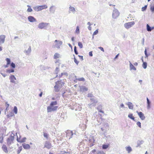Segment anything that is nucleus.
<instances>
[{"instance_id": "nucleus-1", "label": "nucleus", "mask_w": 154, "mask_h": 154, "mask_svg": "<svg viewBox=\"0 0 154 154\" xmlns=\"http://www.w3.org/2000/svg\"><path fill=\"white\" fill-rule=\"evenodd\" d=\"M57 104V101H52L49 106H48L47 107V110L48 112H50L54 111L56 110L58 108L57 106H54V105H56Z\"/></svg>"}, {"instance_id": "nucleus-2", "label": "nucleus", "mask_w": 154, "mask_h": 154, "mask_svg": "<svg viewBox=\"0 0 154 154\" xmlns=\"http://www.w3.org/2000/svg\"><path fill=\"white\" fill-rule=\"evenodd\" d=\"M55 84L54 87V90L56 92L59 91L60 89L65 84L64 83L62 82L61 81H58L56 82Z\"/></svg>"}, {"instance_id": "nucleus-3", "label": "nucleus", "mask_w": 154, "mask_h": 154, "mask_svg": "<svg viewBox=\"0 0 154 154\" xmlns=\"http://www.w3.org/2000/svg\"><path fill=\"white\" fill-rule=\"evenodd\" d=\"M14 138V134H11L7 139V143L8 145H9L13 143Z\"/></svg>"}, {"instance_id": "nucleus-4", "label": "nucleus", "mask_w": 154, "mask_h": 154, "mask_svg": "<svg viewBox=\"0 0 154 154\" xmlns=\"http://www.w3.org/2000/svg\"><path fill=\"white\" fill-rule=\"evenodd\" d=\"M48 8V6L46 5L45 4L43 5L36 6L33 9L35 11H40L42 10L46 9Z\"/></svg>"}, {"instance_id": "nucleus-5", "label": "nucleus", "mask_w": 154, "mask_h": 154, "mask_svg": "<svg viewBox=\"0 0 154 154\" xmlns=\"http://www.w3.org/2000/svg\"><path fill=\"white\" fill-rule=\"evenodd\" d=\"M119 14H120L119 11H118L117 9H115L113 11V12L112 14V17L114 18H116L119 17Z\"/></svg>"}, {"instance_id": "nucleus-6", "label": "nucleus", "mask_w": 154, "mask_h": 154, "mask_svg": "<svg viewBox=\"0 0 154 154\" xmlns=\"http://www.w3.org/2000/svg\"><path fill=\"white\" fill-rule=\"evenodd\" d=\"M134 24L135 22L134 21L133 22H128V23H125L124 24V26L126 28L128 29L132 26Z\"/></svg>"}, {"instance_id": "nucleus-7", "label": "nucleus", "mask_w": 154, "mask_h": 154, "mask_svg": "<svg viewBox=\"0 0 154 154\" xmlns=\"http://www.w3.org/2000/svg\"><path fill=\"white\" fill-rule=\"evenodd\" d=\"M48 23H41L39 24L38 27L40 29H46V27Z\"/></svg>"}, {"instance_id": "nucleus-8", "label": "nucleus", "mask_w": 154, "mask_h": 154, "mask_svg": "<svg viewBox=\"0 0 154 154\" xmlns=\"http://www.w3.org/2000/svg\"><path fill=\"white\" fill-rule=\"evenodd\" d=\"M26 140V137L22 138L20 135L19 136V137L17 136V141L18 142L20 143L24 142H25Z\"/></svg>"}, {"instance_id": "nucleus-9", "label": "nucleus", "mask_w": 154, "mask_h": 154, "mask_svg": "<svg viewBox=\"0 0 154 154\" xmlns=\"http://www.w3.org/2000/svg\"><path fill=\"white\" fill-rule=\"evenodd\" d=\"M73 135V133L72 131H70V130H68L66 132V137L69 139L72 137Z\"/></svg>"}, {"instance_id": "nucleus-10", "label": "nucleus", "mask_w": 154, "mask_h": 154, "mask_svg": "<svg viewBox=\"0 0 154 154\" xmlns=\"http://www.w3.org/2000/svg\"><path fill=\"white\" fill-rule=\"evenodd\" d=\"M89 146L92 147L94 145V143H95V140L94 138L93 137H91L90 139L89 140Z\"/></svg>"}, {"instance_id": "nucleus-11", "label": "nucleus", "mask_w": 154, "mask_h": 154, "mask_svg": "<svg viewBox=\"0 0 154 154\" xmlns=\"http://www.w3.org/2000/svg\"><path fill=\"white\" fill-rule=\"evenodd\" d=\"M51 143L47 141L45 142L44 147L47 148V149H49L51 148Z\"/></svg>"}, {"instance_id": "nucleus-12", "label": "nucleus", "mask_w": 154, "mask_h": 154, "mask_svg": "<svg viewBox=\"0 0 154 154\" xmlns=\"http://www.w3.org/2000/svg\"><path fill=\"white\" fill-rule=\"evenodd\" d=\"M137 113L138 115H139V117L142 120H143L144 119L145 117L142 112H138V111H137Z\"/></svg>"}, {"instance_id": "nucleus-13", "label": "nucleus", "mask_w": 154, "mask_h": 154, "mask_svg": "<svg viewBox=\"0 0 154 154\" xmlns=\"http://www.w3.org/2000/svg\"><path fill=\"white\" fill-rule=\"evenodd\" d=\"M5 36V35H0V45L1 44L4 43Z\"/></svg>"}, {"instance_id": "nucleus-14", "label": "nucleus", "mask_w": 154, "mask_h": 154, "mask_svg": "<svg viewBox=\"0 0 154 154\" xmlns=\"http://www.w3.org/2000/svg\"><path fill=\"white\" fill-rule=\"evenodd\" d=\"M55 42H57L56 44L55 45V47H57L58 48H60V45L62 44V42L61 41H60L57 40H56L55 41Z\"/></svg>"}, {"instance_id": "nucleus-15", "label": "nucleus", "mask_w": 154, "mask_h": 154, "mask_svg": "<svg viewBox=\"0 0 154 154\" xmlns=\"http://www.w3.org/2000/svg\"><path fill=\"white\" fill-rule=\"evenodd\" d=\"M28 19L29 21L30 22H34V21H36V20L35 17L31 16H29L28 17Z\"/></svg>"}, {"instance_id": "nucleus-16", "label": "nucleus", "mask_w": 154, "mask_h": 154, "mask_svg": "<svg viewBox=\"0 0 154 154\" xmlns=\"http://www.w3.org/2000/svg\"><path fill=\"white\" fill-rule=\"evenodd\" d=\"M10 79L11 80V82L12 83H15V81L16 79L14 75H11L10 77Z\"/></svg>"}, {"instance_id": "nucleus-17", "label": "nucleus", "mask_w": 154, "mask_h": 154, "mask_svg": "<svg viewBox=\"0 0 154 154\" xmlns=\"http://www.w3.org/2000/svg\"><path fill=\"white\" fill-rule=\"evenodd\" d=\"M6 60L7 62V64L4 67L5 68L8 67V65L11 64V61L10 59L9 58H7L6 59Z\"/></svg>"}, {"instance_id": "nucleus-18", "label": "nucleus", "mask_w": 154, "mask_h": 154, "mask_svg": "<svg viewBox=\"0 0 154 154\" xmlns=\"http://www.w3.org/2000/svg\"><path fill=\"white\" fill-rule=\"evenodd\" d=\"M22 146L23 148L26 149H28L30 148V146L29 144H23Z\"/></svg>"}, {"instance_id": "nucleus-19", "label": "nucleus", "mask_w": 154, "mask_h": 154, "mask_svg": "<svg viewBox=\"0 0 154 154\" xmlns=\"http://www.w3.org/2000/svg\"><path fill=\"white\" fill-rule=\"evenodd\" d=\"M31 51V48L30 46H29V48L27 50L25 51V52L26 54H27L28 55V54H29L30 53Z\"/></svg>"}, {"instance_id": "nucleus-20", "label": "nucleus", "mask_w": 154, "mask_h": 154, "mask_svg": "<svg viewBox=\"0 0 154 154\" xmlns=\"http://www.w3.org/2000/svg\"><path fill=\"white\" fill-rule=\"evenodd\" d=\"M130 70H132V69H133L134 70H136V67L134 66L131 63H130Z\"/></svg>"}, {"instance_id": "nucleus-21", "label": "nucleus", "mask_w": 154, "mask_h": 154, "mask_svg": "<svg viewBox=\"0 0 154 154\" xmlns=\"http://www.w3.org/2000/svg\"><path fill=\"white\" fill-rule=\"evenodd\" d=\"M2 148L3 150L5 152H8V149L6 145H3L2 146Z\"/></svg>"}, {"instance_id": "nucleus-22", "label": "nucleus", "mask_w": 154, "mask_h": 154, "mask_svg": "<svg viewBox=\"0 0 154 154\" xmlns=\"http://www.w3.org/2000/svg\"><path fill=\"white\" fill-rule=\"evenodd\" d=\"M128 107L130 109H133V105L132 104L131 102H128Z\"/></svg>"}, {"instance_id": "nucleus-23", "label": "nucleus", "mask_w": 154, "mask_h": 154, "mask_svg": "<svg viewBox=\"0 0 154 154\" xmlns=\"http://www.w3.org/2000/svg\"><path fill=\"white\" fill-rule=\"evenodd\" d=\"M147 26V29L148 30V31H151L152 30V29H154V27H151L150 26H149V25L148 24H147L146 25Z\"/></svg>"}, {"instance_id": "nucleus-24", "label": "nucleus", "mask_w": 154, "mask_h": 154, "mask_svg": "<svg viewBox=\"0 0 154 154\" xmlns=\"http://www.w3.org/2000/svg\"><path fill=\"white\" fill-rule=\"evenodd\" d=\"M23 149L22 147L21 146L19 147L17 149V154H19L20 153L21 151Z\"/></svg>"}, {"instance_id": "nucleus-25", "label": "nucleus", "mask_w": 154, "mask_h": 154, "mask_svg": "<svg viewBox=\"0 0 154 154\" xmlns=\"http://www.w3.org/2000/svg\"><path fill=\"white\" fill-rule=\"evenodd\" d=\"M3 134H0V143L3 142Z\"/></svg>"}, {"instance_id": "nucleus-26", "label": "nucleus", "mask_w": 154, "mask_h": 154, "mask_svg": "<svg viewBox=\"0 0 154 154\" xmlns=\"http://www.w3.org/2000/svg\"><path fill=\"white\" fill-rule=\"evenodd\" d=\"M80 32L79 27V26H77L76 28V30L75 31V33L76 34H79Z\"/></svg>"}, {"instance_id": "nucleus-27", "label": "nucleus", "mask_w": 154, "mask_h": 154, "mask_svg": "<svg viewBox=\"0 0 154 154\" xmlns=\"http://www.w3.org/2000/svg\"><path fill=\"white\" fill-rule=\"evenodd\" d=\"M128 117L131 119H132V120H134L135 118L133 116V114H130L128 115Z\"/></svg>"}, {"instance_id": "nucleus-28", "label": "nucleus", "mask_w": 154, "mask_h": 154, "mask_svg": "<svg viewBox=\"0 0 154 154\" xmlns=\"http://www.w3.org/2000/svg\"><path fill=\"white\" fill-rule=\"evenodd\" d=\"M60 57V54L59 53H55L54 55V59H57V58H59Z\"/></svg>"}, {"instance_id": "nucleus-29", "label": "nucleus", "mask_w": 154, "mask_h": 154, "mask_svg": "<svg viewBox=\"0 0 154 154\" xmlns=\"http://www.w3.org/2000/svg\"><path fill=\"white\" fill-rule=\"evenodd\" d=\"M109 144H106V145H103L102 146V148L103 149H106L108 148L109 146Z\"/></svg>"}, {"instance_id": "nucleus-30", "label": "nucleus", "mask_w": 154, "mask_h": 154, "mask_svg": "<svg viewBox=\"0 0 154 154\" xmlns=\"http://www.w3.org/2000/svg\"><path fill=\"white\" fill-rule=\"evenodd\" d=\"M27 7H28V8L27 10V11L28 12H31V11H32V9L31 8L30 6L27 5Z\"/></svg>"}, {"instance_id": "nucleus-31", "label": "nucleus", "mask_w": 154, "mask_h": 154, "mask_svg": "<svg viewBox=\"0 0 154 154\" xmlns=\"http://www.w3.org/2000/svg\"><path fill=\"white\" fill-rule=\"evenodd\" d=\"M6 72L8 73H11V72H14V69H8L6 70Z\"/></svg>"}, {"instance_id": "nucleus-32", "label": "nucleus", "mask_w": 154, "mask_h": 154, "mask_svg": "<svg viewBox=\"0 0 154 154\" xmlns=\"http://www.w3.org/2000/svg\"><path fill=\"white\" fill-rule=\"evenodd\" d=\"M126 150L128 152H130L132 150L130 146L126 148Z\"/></svg>"}, {"instance_id": "nucleus-33", "label": "nucleus", "mask_w": 154, "mask_h": 154, "mask_svg": "<svg viewBox=\"0 0 154 154\" xmlns=\"http://www.w3.org/2000/svg\"><path fill=\"white\" fill-rule=\"evenodd\" d=\"M43 135L44 137H45L47 139H48V134L47 133L44 132L43 133Z\"/></svg>"}, {"instance_id": "nucleus-34", "label": "nucleus", "mask_w": 154, "mask_h": 154, "mask_svg": "<svg viewBox=\"0 0 154 154\" xmlns=\"http://www.w3.org/2000/svg\"><path fill=\"white\" fill-rule=\"evenodd\" d=\"M13 110L15 114H17V106L14 107Z\"/></svg>"}, {"instance_id": "nucleus-35", "label": "nucleus", "mask_w": 154, "mask_h": 154, "mask_svg": "<svg viewBox=\"0 0 154 154\" xmlns=\"http://www.w3.org/2000/svg\"><path fill=\"white\" fill-rule=\"evenodd\" d=\"M143 67L144 69H146L147 67V63L146 62H143Z\"/></svg>"}, {"instance_id": "nucleus-36", "label": "nucleus", "mask_w": 154, "mask_h": 154, "mask_svg": "<svg viewBox=\"0 0 154 154\" xmlns=\"http://www.w3.org/2000/svg\"><path fill=\"white\" fill-rule=\"evenodd\" d=\"M78 45L79 47L80 48H82L83 47V45L82 42H79L78 43Z\"/></svg>"}, {"instance_id": "nucleus-37", "label": "nucleus", "mask_w": 154, "mask_h": 154, "mask_svg": "<svg viewBox=\"0 0 154 154\" xmlns=\"http://www.w3.org/2000/svg\"><path fill=\"white\" fill-rule=\"evenodd\" d=\"M77 80L79 81H85V80L83 77H81L80 78H77Z\"/></svg>"}, {"instance_id": "nucleus-38", "label": "nucleus", "mask_w": 154, "mask_h": 154, "mask_svg": "<svg viewBox=\"0 0 154 154\" xmlns=\"http://www.w3.org/2000/svg\"><path fill=\"white\" fill-rule=\"evenodd\" d=\"M98 30L97 29L96 30L93 32V35H97V34H98Z\"/></svg>"}, {"instance_id": "nucleus-39", "label": "nucleus", "mask_w": 154, "mask_h": 154, "mask_svg": "<svg viewBox=\"0 0 154 154\" xmlns=\"http://www.w3.org/2000/svg\"><path fill=\"white\" fill-rule=\"evenodd\" d=\"M74 61L77 65H78L79 63V61H78L76 58L74 57Z\"/></svg>"}, {"instance_id": "nucleus-40", "label": "nucleus", "mask_w": 154, "mask_h": 154, "mask_svg": "<svg viewBox=\"0 0 154 154\" xmlns=\"http://www.w3.org/2000/svg\"><path fill=\"white\" fill-rule=\"evenodd\" d=\"M82 91H88V88L85 87H83Z\"/></svg>"}, {"instance_id": "nucleus-41", "label": "nucleus", "mask_w": 154, "mask_h": 154, "mask_svg": "<svg viewBox=\"0 0 154 154\" xmlns=\"http://www.w3.org/2000/svg\"><path fill=\"white\" fill-rule=\"evenodd\" d=\"M70 10L71 11H75V9L74 7H70Z\"/></svg>"}, {"instance_id": "nucleus-42", "label": "nucleus", "mask_w": 154, "mask_h": 154, "mask_svg": "<svg viewBox=\"0 0 154 154\" xmlns=\"http://www.w3.org/2000/svg\"><path fill=\"white\" fill-rule=\"evenodd\" d=\"M11 66L13 68H14L15 67V64L14 63H11Z\"/></svg>"}, {"instance_id": "nucleus-43", "label": "nucleus", "mask_w": 154, "mask_h": 154, "mask_svg": "<svg viewBox=\"0 0 154 154\" xmlns=\"http://www.w3.org/2000/svg\"><path fill=\"white\" fill-rule=\"evenodd\" d=\"M150 10L152 12H154V5L151 6Z\"/></svg>"}, {"instance_id": "nucleus-44", "label": "nucleus", "mask_w": 154, "mask_h": 154, "mask_svg": "<svg viewBox=\"0 0 154 154\" xmlns=\"http://www.w3.org/2000/svg\"><path fill=\"white\" fill-rule=\"evenodd\" d=\"M137 125L140 128H141V123L140 122H138L137 123Z\"/></svg>"}, {"instance_id": "nucleus-45", "label": "nucleus", "mask_w": 154, "mask_h": 154, "mask_svg": "<svg viewBox=\"0 0 154 154\" xmlns=\"http://www.w3.org/2000/svg\"><path fill=\"white\" fill-rule=\"evenodd\" d=\"M98 154H106V153L102 151H99L98 152Z\"/></svg>"}, {"instance_id": "nucleus-46", "label": "nucleus", "mask_w": 154, "mask_h": 154, "mask_svg": "<svg viewBox=\"0 0 154 154\" xmlns=\"http://www.w3.org/2000/svg\"><path fill=\"white\" fill-rule=\"evenodd\" d=\"M78 56L82 60H84L83 56H80V55H79Z\"/></svg>"}, {"instance_id": "nucleus-47", "label": "nucleus", "mask_w": 154, "mask_h": 154, "mask_svg": "<svg viewBox=\"0 0 154 154\" xmlns=\"http://www.w3.org/2000/svg\"><path fill=\"white\" fill-rule=\"evenodd\" d=\"M146 99H147V104H148V105L149 106V104H150V102H149V99L147 97V98H146Z\"/></svg>"}, {"instance_id": "nucleus-48", "label": "nucleus", "mask_w": 154, "mask_h": 154, "mask_svg": "<svg viewBox=\"0 0 154 154\" xmlns=\"http://www.w3.org/2000/svg\"><path fill=\"white\" fill-rule=\"evenodd\" d=\"M89 55L91 56H93L92 51H90L89 53Z\"/></svg>"}, {"instance_id": "nucleus-49", "label": "nucleus", "mask_w": 154, "mask_h": 154, "mask_svg": "<svg viewBox=\"0 0 154 154\" xmlns=\"http://www.w3.org/2000/svg\"><path fill=\"white\" fill-rule=\"evenodd\" d=\"M147 8V6H145L144 7L142 8V10L144 11Z\"/></svg>"}, {"instance_id": "nucleus-50", "label": "nucleus", "mask_w": 154, "mask_h": 154, "mask_svg": "<svg viewBox=\"0 0 154 154\" xmlns=\"http://www.w3.org/2000/svg\"><path fill=\"white\" fill-rule=\"evenodd\" d=\"M99 49H100L103 51H104V48H102V47H99Z\"/></svg>"}, {"instance_id": "nucleus-51", "label": "nucleus", "mask_w": 154, "mask_h": 154, "mask_svg": "<svg viewBox=\"0 0 154 154\" xmlns=\"http://www.w3.org/2000/svg\"><path fill=\"white\" fill-rule=\"evenodd\" d=\"M9 104H8V103L7 102H6V109H7V108L9 107Z\"/></svg>"}, {"instance_id": "nucleus-52", "label": "nucleus", "mask_w": 154, "mask_h": 154, "mask_svg": "<svg viewBox=\"0 0 154 154\" xmlns=\"http://www.w3.org/2000/svg\"><path fill=\"white\" fill-rule=\"evenodd\" d=\"M68 153H70L69 152H64L63 153H61L60 154H68Z\"/></svg>"}, {"instance_id": "nucleus-53", "label": "nucleus", "mask_w": 154, "mask_h": 154, "mask_svg": "<svg viewBox=\"0 0 154 154\" xmlns=\"http://www.w3.org/2000/svg\"><path fill=\"white\" fill-rule=\"evenodd\" d=\"M144 52H145V54L146 56H148V55H147V51H146V49L144 51Z\"/></svg>"}, {"instance_id": "nucleus-54", "label": "nucleus", "mask_w": 154, "mask_h": 154, "mask_svg": "<svg viewBox=\"0 0 154 154\" xmlns=\"http://www.w3.org/2000/svg\"><path fill=\"white\" fill-rule=\"evenodd\" d=\"M96 150L95 149H93V150H92L91 151V152H93V153H94V152H96Z\"/></svg>"}, {"instance_id": "nucleus-55", "label": "nucleus", "mask_w": 154, "mask_h": 154, "mask_svg": "<svg viewBox=\"0 0 154 154\" xmlns=\"http://www.w3.org/2000/svg\"><path fill=\"white\" fill-rule=\"evenodd\" d=\"M119 53L118 54H117V55H116L115 57V59H116V58L118 57V56H119Z\"/></svg>"}, {"instance_id": "nucleus-56", "label": "nucleus", "mask_w": 154, "mask_h": 154, "mask_svg": "<svg viewBox=\"0 0 154 154\" xmlns=\"http://www.w3.org/2000/svg\"><path fill=\"white\" fill-rule=\"evenodd\" d=\"M14 114H13V113H12V114L11 115H8V117L12 116H14Z\"/></svg>"}, {"instance_id": "nucleus-57", "label": "nucleus", "mask_w": 154, "mask_h": 154, "mask_svg": "<svg viewBox=\"0 0 154 154\" xmlns=\"http://www.w3.org/2000/svg\"><path fill=\"white\" fill-rule=\"evenodd\" d=\"M89 30H91V26H89L88 27Z\"/></svg>"}, {"instance_id": "nucleus-58", "label": "nucleus", "mask_w": 154, "mask_h": 154, "mask_svg": "<svg viewBox=\"0 0 154 154\" xmlns=\"http://www.w3.org/2000/svg\"><path fill=\"white\" fill-rule=\"evenodd\" d=\"M42 94H43V92H41L40 94H39V96L40 97H42Z\"/></svg>"}, {"instance_id": "nucleus-59", "label": "nucleus", "mask_w": 154, "mask_h": 154, "mask_svg": "<svg viewBox=\"0 0 154 154\" xmlns=\"http://www.w3.org/2000/svg\"><path fill=\"white\" fill-rule=\"evenodd\" d=\"M134 66H137V65H138V64L137 63H134Z\"/></svg>"}, {"instance_id": "nucleus-60", "label": "nucleus", "mask_w": 154, "mask_h": 154, "mask_svg": "<svg viewBox=\"0 0 154 154\" xmlns=\"http://www.w3.org/2000/svg\"><path fill=\"white\" fill-rule=\"evenodd\" d=\"M76 46H75L74 47V52H75V51H76Z\"/></svg>"}, {"instance_id": "nucleus-61", "label": "nucleus", "mask_w": 154, "mask_h": 154, "mask_svg": "<svg viewBox=\"0 0 154 154\" xmlns=\"http://www.w3.org/2000/svg\"><path fill=\"white\" fill-rule=\"evenodd\" d=\"M75 54H78V52L77 51V50H76V51H75Z\"/></svg>"}, {"instance_id": "nucleus-62", "label": "nucleus", "mask_w": 154, "mask_h": 154, "mask_svg": "<svg viewBox=\"0 0 154 154\" xmlns=\"http://www.w3.org/2000/svg\"><path fill=\"white\" fill-rule=\"evenodd\" d=\"M120 106H121V107H124V104H121V105H120Z\"/></svg>"}, {"instance_id": "nucleus-63", "label": "nucleus", "mask_w": 154, "mask_h": 154, "mask_svg": "<svg viewBox=\"0 0 154 154\" xmlns=\"http://www.w3.org/2000/svg\"><path fill=\"white\" fill-rule=\"evenodd\" d=\"M99 112H101V113H104L103 111V110H99Z\"/></svg>"}, {"instance_id": "nucleus-64", "label": "nucleus", "mask_w": 154, "mask_h": 154, "mask_svg": "<svg viewBox=\"0 0 154 154\" xmlns=\"http://www.w3.org/2000/svg\"><path fill=\"white\" fill-rule=\"evenodd\" d=\"M2 47H0V51H2Z\"/></svg>"}]
</instances>
